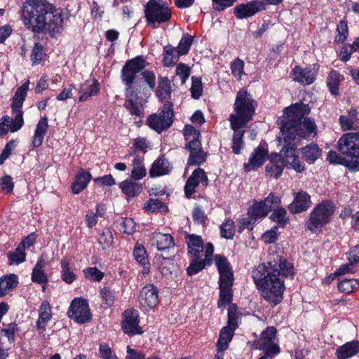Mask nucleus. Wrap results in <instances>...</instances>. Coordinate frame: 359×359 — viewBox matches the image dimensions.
I'll list each match as a JSON object with an SVG mask.
<instances>
[{
	"mask_svg": "<svg viewBox=\"0 0 359 359\" xmlns=\"http://www.w3.org/2000/svg\"><path fill=\"white\" fill-rule=\"evenodd\" d=\"M310 111V107L302 102L295 103L287 107L283 116V125L280 127L283 139L285 142L295 140L297 137H304L316 134L315 123L304 116ZM285 167L293 169L297 172L304 170V165L299 161L294 145L284 146L279 154Z\"/></svg>",
	"mask_w": 359,
	"mask_h": 359,
	"instance_id": "obj_1",
	"label": "nucleus"
},
{
	"mask_svg": "<svg viewBox=\"0 0 359 359\" xmlns=\"http://www.w3.org/2000/svg\"><path fill=\"white\" fill-rule=\"evenodd\" d=\"M293 265L286 261L267 262L252 271L253 280L262 297L270 304L276 306L283 299L285 290L283 277L294 276Z\"/></svg>",
	"mask_w": 359,
	"mask_h": 359,
	"instance_id": "obj_2",
	"label": "nucleus"
},
{
	"mask_svg": "<svg viewBox=\"0 0 359 359\" xmlns=\"http://www.w3.org/2000/svg\"><path fill=\"white\" fill-rule=\"evenodd\" d=\"M66 11L56 8L47 0H26L22 19L24 25L33 32H60L67 18Z\"/></svg>",
	"mask_w": 359,
	"mask_h": 359,
	"instance_id": "obj_3",
	"label": "nucleus"
},
{
	"mask_svg": "<svg viewBox=\"0 0 359 359\" xmlns=\"http://www.w3.org/2000/svg\"><path fill=\"white\" fill-rule=\"evenodd\" d=\"M146 66L142 56H137L126 62L121 70L122 81L126 86L125 107L131 114L140 116L143 111L142 100L138 97L139 87L135 82L137 74Z\"/></svg>",
	"mask_w": 359,
	"mask_h": 359,
	"instance_id": "obj_4",
	"label": "nucleus"
},
{
	"mask_svg": "<svg viewBox=\"0 0 359 359\" xmlns=\"http://www.w3.org/2000/svg\"><path fill=\"white\" fill-rule=\"evenodd\" d=\"M257 102L245 90L238 92L233 104L234 113L229 116L231 129H241L253 117Z\"/></svg>",
	"mask_w": 359,
	"mask_h": 359,
	"instance_id": "obj_5",
	"label": "nucleus"
},
{
	"mask_svg": "<svg viewBox=\"0 0 359 359\" xmlns=\"http://www.w3.org/2000/svg\"><path fill=\"white\" fill-rule=\"evenodd\" d=\"M334 211V207L331 202L326 201L318 204L310 213L306 223L307 229L313 233L320 231L323 226L330 221Z\"/></svg>",
	"mask_w": 359,
	"mask_h": 359,
	"instance_id": "obj_6",
	"label": "nucleus"
},
{
	"mask_svg": "<svg viewBox=\"0 0 359 359\" xmlns=\"http://www.w3.org/2000/svg\"><path fill=\"white\" fill-rule=\"evenodd\" d=\"M144 13L148 25L151 27H154L156 24L165 22L171 18V11L168 4L160 0L149 1Z\"/></svg>",
	"mask_w": 359,
	"mask_h": 359,
	"instance_id": "obj_7",
	"label": "nucleus"
},
{
	"mask_svg": "<svg viewBox=\"0 0 359 359\" xmlns=\"http://www.w3.org/2000/svg\"><path fill=\"white\" fill-rule=\"evenodd\" d=\"M237 327V306L235 304H231L228 309V325L220 331L219 337L217 343V348L220 350L227 349Z\"/></svg>",
	"mask_w": 359,
	"mask_h": 359,
	"instance_id": "obj_8",
	"label": "nucleus"
},
{
	"mask_svg": "<svg viewBox=\"0 0 359 359\" xmlns=\"http://www.w3.org/2000/svg\"><path fill=\"white\" fill-rule=\"evenodd\" d=\"M172 104L165 102L160 115L156 114L149 116L147 119L148 126L158 133L168 128L172 123Z\"/></svg>",
	"mask_w": 359,
	"mask_h": 359,
	"instance_id": "obj_9",
	"label": "nucleus"
},
{
	"mask_svg": "<svg viewBox=\"0 0 359 359\" xmlns=\"http://www.w3.org/2000/svg\"><path fill=\"white\" fill-rule=\"evenodd\" d=\"M276 330L273 327H268L261 334L260 338L256 342L258 349L265 351V355L268 359L280 352V348L276 343Z\"/></svg>",
	"mask_w": 359,
	"mask_h": 359,
	"instance_id": "obj_10",
	"label": "nucleus"
},
{
	"mask_svg": "<svg viewBox=\"0 0 359 359\" xmlns=\"http://www.w3.org/2000/svg\"><path fill=\"white\" fill-rule=\"evenodd\" d=\"M339 151L351 158H359V133H347L338 140Z\"/></svg>",
	"mask_w": 359,
	"mask_h": 359,
	"instance_id": "obj_11",
	"label": "nucleus"
},
{
	"mask_svg": "<svg viewBox=\"0 0 359 359\" xmlns=\"http://www.w3.org/2000/svg\"><path fill=\"white\" fill-rule=\"evenodd\" d=\"M68 313L69 317L78 323H86L91 319L88 303L83 298H75L72 302Z\"/></svg>",
	"mask_w": 359,
	"mask_h": 359,
	"instance_id": "obj_12",
	"label": "nucleus"
},
{
	"mask_svg": "<svg viewBox=\"0 0 359 359\" xmlns=\"http://www.w3.org/2000/svg\"><path fill=\"white\" fill-rule=\"evenodd\" d=\"M139 323V312L137 310L128 309L123 313L121 327L126 334L128 335L142 334L143 331Z\"/></svg>",
	"mask_w": 359,
	"mask_h": 359,
	"instance_id": "obj_13",
	"label": "nucleus"
},
{
	"mask_svg": "<svg viewBox=\"0 0 359 359\" xmlns=\"http://www.w3.org/2000/svg\"><path fill=\"white\" fill-rule=\"evenodd\" d=\"M158 300V289L151 284L143 287L139 296V304L140 306L147 311L154 308Z\"/></svg>",
	"mask_w": 359,
	"mask_h": 359,
	"instance_id": "obj_14",
	"label": "nucleus"
},
{
	"mask_svg": "<svg viewBox=\"0 0 359 359\" xmlns=\"http://www.w3.org/2000/svg\"><path fill=\"white\" fill-rule=\"evenodd\" d=\"M316 74L317 70L311 67L303 68L295 66L292 71V80L303 85L313 83L316 80Z\"/></svg>",
	"mask_w": 359,
	"mask_h": 359,
	"instance_id": "obj_15",
	"label": "nucleus"
},
{
	"mask_svg": "<svg viewBox=\"0 0 359 359\" xmlns=\"http://www.w3.org/2000/svg\"><path fill=\"white\" fill-rule=\"evenodd\" d=\"M200 183L207 185L208 177L203 170L198 168L192 172L187 181L184 187L186 196L188 198L191 197Z\"/></svg>",
	"mask_w": 359,
	"mask_h": 359,
	"instance_id": "obj_16",
	"label": "nucleus"
},
{
	"mask_svg": "<svg viewBox=\"0 0 359 359\" xmlns=\"http://www.w3.org/2000/svg\"><path fill=\"white\" fill-rule=\"evenodd\" d=\"M268 156V150L261 146L255 148L250 156L248 163L244 165L246 172L261 167Z\"/></svg>",
	"mask_w": 359,
	"mask_h": 359,
	"instance_id": "obj_17",
	"label": "nucleus"
},
{
	"mask_svg": "<svg viewBox=\"0 0 359 359\" xmlns=\"http://www.w3.org/2000/svg\"><path fill=\"white\" fill-rule=\"evenodd\" d=\"M48 264L47 256L42 254L34 266L32 272V280L38 284L45 285L48 283V276L44 271V268Z\"/></svg>",
	"mask_w": 359,
	"mask_h": 359,
	"instance_id": "obj_18",
	"label": "nucleus"
},
{
	"mask_svg": "<svg viewBox=\"0 0 359 359\" xmlns=\"http://www.w3.org/2000/svg\"><path fill=\"white\" fill-rule=\"evenodd\" d=\"M100 92V83L96 79L86 80L81 84L79 93L80 94L79 102H86L90 97L97 95Z\"/></svg>",
	"mask_w": 359,
	"mask_h": 359,
	"instance_id": "obj_19",
	"label": "nucleus"
},
{
	"mask_svg": "<svg viewBox=\"0 0 359 359\" xmlns=\"http://www.w3.org/2000/svg\"><path fill=\"white\" fill-rule=\"evenodd\" d=\"M310 196L301 191L294 196L293 202L289 205V210L292 213H298L306 210L311 205Z\"/></svg>",
	"mask_w": 359,
	"mask_h": 359,
	"instance_id": "obj_20",
	"label": "nucleus"
},
{
	"mask_svg": "<svg viewBox=\"0 0 359 359\" xmlns=\"http://www.w3.org/2000/svg\"><path fill=\"white\" fill-rule=\"evenodd\" d=\"M262 8V4L259 1L249 2L236 6L234 13L238 19H243L254 15Z\"/></svg>",
	"mask_w": 359,
	"mask_h": 359,
	"instance_id": "obj_21",
	"label": "nucleus"
},
{
	"mask_svg": "<svg viewBox=\"0 0 359 359\" xmlns=\"http://www.w3.org/2000/svg\"><path fill=\"white\" fill-rule=\"evenodd\" d=\"M269 162L266 165V172L269 176L278 178L285 168L283 161H281V156L278 154H273L269 156Z\"/></svg>",
	"mask_w": 359,
	"mask_h": 359,
	"instance_id": "obj_22",
	"label": "nucleus"
},
{
	"mask_svg": "<svg viewBox=\"0 0 359 359\" xmlns=\"http://www.w3.org/2000/svg\"><path fill=\"white\" fill-rule=\"evenodd\" d=\"M151 244L160 251L172 248L175 245L171 235L160 232H156L151 235Z\"/></svg>",
	"mask_w": 359,
	"mask_h": 359,
	"instance_id": "obj_23",
	"label": "nucleus"
},
{
	"mask_svg": "<svg viewBox=\"0 0 359 359\" xmlns=\"http://www.w3.org/2000/svg\"><path fill=\"white\" fill-rule=\"evenodd\" d=\"M186 243L188 247L189 254L191 257L201 256L204 250L203 240L201 236L196 234H187Z\"/></svg>",
	"mask_w": 359,
	"mask_h": 359,
	"instance_id": "obj_24",
	"label": "nucleus"
},
{
	"mask_svg": "<svg viewBox=\"0 0 359 359\" xmlns=\"http://www.w3.org/2000/svg\"><path fill=\"white\" fill-rule=\"evenodd\" d=\"M48 128V118L46 116L41 118L36 126L34 135L32 138V144L34 147H40Z\"/></svg>",
	"mask_w": 359,
	"mask_h": 359,
	"instance_id": "obj_25",
	"label": "nucleus"
},
{
	"mask_svg": "<svg viewBox=\"0 0 359 359\" xmlns=\"http://www.w3.org/2000/svg\"><path fill=\"white\" fill-rule=\"evenodd\" d=\"M215 264L219 273V281L233 280L231 267L225 257L216 255Z\"/></svg>",
	"mask_w": 359,
	"mask_h": 359,
	"instance_id": "obj_26",
	"label": "nucleus"
},
{
	"mask_svg": "<svg viewBox=\"0 0 359 359\" xmlns=\"http://www.w3.org/2000/svg\"><path fill=\"white\" fill-rule=\"evenodd\" d=\"M359 352V342L351 341L339 346L336 351L337 359H348Z\"/></svg>",
	"mask_w": 359,
	"mask_h": 359,
	"instance_id": "obj_27",
	"label": "nucleus"
},
{
	"mask_svg": "<svg viewBox=\"0 0 359 359\" xmlns=\"http://www.w3.org/2000/svg\"><path fill=\"white\" fill-rule=\"evenodd\" d=\"M171 170L170 162L166 158L161 157L153 163L149 174L151 177H156L168 174Z\"/></svg>",
	"mask_w": 359,
	"mask_h": 359,
	"instance_id": "obj_28",
	"label": "nucleus"
},
{
	"mask_svg": "<svg viewBox=\"0 0 359 359\" xmlns=\"http://www.w3.org/2000/svg\"><path fill=\"white\" fill-rule=\"evenodd\" d=\"M91 180V175L89 172L81 170L76 175L74 182L72 184V190L74 194H78L86 188Z\"/></svg>",
	"mask_w": 359,
	"mask_h": 359,
	"instance_id": "obj_29",
	"label": "nucleus"
},
{
	"mask_svg": "<svg viewBox=\"0 0 359 359\" xmlns=\"http://www.w3.org/2000/svg\"><path fill=\"white\" fill-rule=\"evenodd\" d=\"M233 280H223L219 281V299L218 301V306L220 307L222 305L228 304L231 300V286Z\"/></svg>",
	"mask_w": 359,
	"mask_h": 359,
	"instance_id": "obj_30",
	"label": "nucleus"
},
{
	"mask_svg": "<svg viewBox=\"0 0 359 359\" xmlns=\"http://www.w3.org/2000/svg\"><path fill=\"white\" fill-rule=\"evenodd\" d=\"M180 55L176 48L170 45L165 46L163 48V62L165 67H171L178 61Z\"/></svg>",
	"mask_w": 359,
	"mask_h": 359,
	"instance_id": "obj_31",
	"label": "nucleus"
},
{
	"mask_svg": "<svg viewBox=\"0 0 359 359\" xmlns=\"http://www.w3.org/2000/svg\"><path fill=\"white\" fill-rule=\"evenodd\" d=\"M51 318V307L47 302H43L39 309V317L36 322L37 327L44 328Z\"/></svg>",
	"mask_w": 359,
	"mask_h": 359,
	"instance_id": "obj_32",
	"label": "nucleus"
},
{
	"mask_svg": "<svg viewBox=\"0 0 359 359\" xmlns=\"http://www.w3.org/2000/svg\"><path fill=\"white\" fill-rule=\"evenodd\" d=\"M29 81L22 84L20 87H19L13 97V104H12V110L15 111V109H21L25 98L27 95L29 87Z\"/></svg>",
	"mask_w": 359,
	"mask_h": 359,
	"instance_id": "obj_33",
	"label": "nucleus"
},
{
	"mask_svg": "<svg viewBox=\"0 0 359 359\" xmlns=\"http://www.w3.org/2000/svg\"><path fill=\"white\" fill-rule=\"evenodd\" d=\"M321 150L317 144H311L302 149L303 158L309 163H313L320 156Z\"/></svg>",
	"mask_w": 359,
	"mask_h": 359,
	"instance_id": "obj_34",
	"label": "nucleus"
},
{
	"mask_svg": "<svg viewBox=\"0 0 359 359\" xmlns=\"http://www.w3.org/2000/svg\"><path fill=\"white\" fill-rule=\"evenodd\" d=\"M119 187L128 197H134L142 191V187L138 183L130 180L122 182Z\"/></svg>",
	"mask_w": 359,
	"mask_h": 359,
	"instance_id": "obj_35",
	"label": "nucleus"
},
{
	"mask_svg": "<svg viewBox=\"0 0 359 359\" xmlns=\"http://www.w3.org/2000/svg\"><path fill=\"white\" fill-rule=\"evenodd\" d=\"M248 215L251 219H254V223L257 220L265 217L268 215V209L260 201L256 203L248 209Z\"/></svg>",
	"mask_w": 359,
	"mask_h": 359,
	"instance_id": "obj_36",
	"label": "nucleus"
},
{
	"mask_svg": "<svg viewBox=\"0 0 359 359\" xmlns=\"http://www.w3.org/2000/svg\"><path fill=\"white\" fill-rule=\"evenodd\" d=\"M18 283V277L14 274L0 278V297L13 289Z\"/></svg>",
	"mask_w": 359,
	"mask_h": 359,
	"instance_id": "obj_37",
	"label": "nucleus"
},
{
	"mask_svg": "<svg viewBox=\"0 0 359 359\" xmlns=\"http://www.w3.org/2000/svg\"><path fill=\"white\" fill-rule=\"evenodd\" d=\"M133 170L131 171V177L140 180L142 179L147 174L146 168L142 162V158L139 156H136L133 161Z\"/></svg>",
	"mask_w": 359,
	"mask_h": 359,
	"instance_id": "obj_38",
	"label": "nucleus"
},
{
	"mask_svg": "<svg viewBox=\"0 0 359 359\" xmlns=\"http://www.w3.org/2000/svg\"><path fill=\"white\" fill-rule=\"evenodd\" d=\"M60 265L62 280L67 284H72L76 279V274L70 268L69 261L67 259H62Z\"/></svg>",
	"mask_w": 359,
	"mask_h": 359,
	"instance_id": "obj_39",
	"label": "nucleus"
},
{
	"mask_svg": "<svg viewBox=\"0 0 359 359\" xmlns=\"http://www.w3.org/2000/svg\"><path fill=\"white\" fill-rule=\"evenodd\" d=\"M341 80V76L338 72L332 70L330 72L327 80V85L332 94L337 95L339 93V85Z\"/></svg>",
	"mask_w": 359,
	"mask_h": 359,
	"instance_id": "obj_40",
	"label": "nucleus"
},
{
	"mask_svg": "<svg viewBox=\"0 0 359 359\" xmlns=\"http://www.w3.org/2000/svg\"><path fill=\"white\" fill-rule=\"evenodd\" d=\"M270 218L273 222L277 223L278 227L285 226L288 221L285 209L280 207L273 210Z\"/></svg>",
	"mask_w": 359,
	"mask_h": 359,
	"instance_id": "obj_41",
	"label": "nucleus"
},
{
	"mask_svg": "<svg viewBox=\"0 0 359 359\" xmlns=\"http://www.w3.org/2000/svg\"><path fill=\"white\" fill-rule=\"evenodd\" d=\"M171 92L170 81L166 77H160L156 95L160 100L165 99Z\"/></svg>",
	"mask_w": 359,
	"mask_h": 359,
	"instance_id": "obj_42",
	"label": "nucleus"
},
{
	"mask_svg": "<svg viewBox=\"0 0 359 359\" xmlns=\"http://www.w3.org/2000/svg\"><path fill=\"white\" fill-rule=\"evenodd\" d=\"M358 287L359 282L355 278H341L338 283L339 290L346 293H351Z\"/></svg>",
	"mask_w": 359,
	"mask_h": 359,
	"instance_id": "obj_43",
	"label": "nucleus"
},
{
	"mask_svg": "<svg viewBox=\"0 0 359 359\" xmlns=\"http://www.w3.org/2000/svg\"><path fill=\"white\" fill-rule=\"evenodd\" d=\"M192 258L193 259H191V263L187 269V273L189 276L197 273L201 270L204 269L206 264H208L205 261L201 259V256L192 257Z\"/></svg>",
	"mask_w": 359,
	"mask_h": 359,
	"instance_id": "obj_44",
	"label": "nucleus"
},
{
	"mask_svg": "<svg viewBox=\"0 0 359 359\" xmlns=\"http://www.w3.org/2000/svg\"><path fill=\"white\" fill-rule=\"evenodd\" d=\"M234 133L233 135V145L232 149L233 151L239 154L241 153V149L244 147L243 142V131L240 130L239 129H233Z\"/></svg>",
	"mask_w": 359,
	"mask_h": 359,
	"instance_id": "obj_45",
	"label": "nucleus"
},
{
	"mask_svg": "<svg viewBox=\"0 0 359 359\" xmlns=\"http://www.w3.org/2000/svg\"><path fill=\"white\" fill-rule=\"evenodd\" d=\"M221 236L226 239H231L235 233V225L232 220H225L220 226Z\"/></svg>",
	"mask_w": 359,
	"mask_h": 359,
	"instance_id": "obj_46",
	"label": "nucleus"
},
{
	"mask_svg": "<svg viewBox=\"0 0 359 359\" xmlns=\"http://www.w3.org/2000/svg\"><path fill=\"white\" fill-rule=\"evenodd\" d=\"M10 264H19L25 260L26 254L20 247H18L15 251L8 255Z\"/></svg>",
	"mask_w": 359,
	"mask_h": 359,
	"instance_id": "obj_47",
	"label": "nucleus"
},
{
	"mask_svg": "<svg viewBox=\"0 0 359 359\" xmlns=\"http://www.w3.org/2000/svg\"><path fill=\"white\" fill-rule=\"evenodd\" d=\"M192 42L193 37L190 35L185 34L182 36L178 46L175 48L180 55H184L188 53Z\"/></svg>",
	"mask_w": 359,
	"mask_h": 359,
	"instance_id": "obj_48",
	"label": "nucleus"
},
{
	"mask_svg": "<svg viewBox=\"0 0 359 359\" xmlns=\"http://www.w3.org/2000/svg\"><path fill=\"white\" fill-rule=\"evenodd\" d=\"M244 66V62L239 58H236L231 64V74L238 80H241L242 76L245 74Z\"/></svg>",
	"mask_w": 359,
	"mask_h": 359,
	"instance_id": "obj_49",
	"label": "nucleus"
},
{
	"mask_svg": "<svg viewBox=\"0 0 359 359\" xmlns=\"http://www.w3.org/2000/svg\"><path fill=\"white\" fill-rule=\"evenodd\" d=\"M15 115V118L12 119V123L10 127V131L11 133H15L18 131L24 125V119L22 116V111L20 109L13 111Z\"/></svg>",
	"mask_w": 359,
	"mask_h": 359,
	"instance_id": "obj_50",
	"label": "nucleus"
},
{
	"mask_svg": "<svg viewBox=\"0 0 359 359\" xmlns=\"http://www.w3.org/2000/svg\"><path fill=\"white\" fill-rule=\"evenodd\" d=\"M280 201V198L278 196H276L273 193H271L264 200L260 202L266 206L269 212L273 208L274 210L275 208H279Z\"/></svg>",
	"mask_w": 359,
	"mask_h": 359,
	"instance_id": "obj_51",
	"label": "nucleus"
},
{
	"mask_svg": "<svg viewBox=\"0 0 359 359\" xmlns=\"http://www.w3.org/2000/svg\"><path fill=\"white\" fill-rule=\"evenodd\" d=\"M99 355L102 359H118L116 353L105 342H102L99 346Z\"/></svg>",
	"mask_w": 359,
	"mask_h": 359,
	"instance_id": "obj_52",
	"label": "nucleus"
},
{
	"mask_svg": "<svg viewBox=\"0 0 359 359\" xmlns=\"http://www.w3.org/2000/svg\"><path fill=\"white\" fill-rule=\"evenodd\" d=\"M348 36V26L347 23L344 21H341L337 27V35L334 41L337 43H343Z\"/></svg>",
	"mask_w": 359,
	"mask_h": 359,
	"instance_id": "obj_53",
	"label": "nucleus"
},
{
	"mask_svg": "<svg viewBox=\"0 0 359 359\" xmlns=\"http://www.w3.org/2000/svg\"><path fill=\"white\" fill-rule=\"evenodd\" d=\"M120 231L126 234H133L135 231V223L131 218H125L119 224Z\"/></svg>",
	"mask_w": 359,
	"mask_h": 359,
	"instance_id": "obj_54",
	"label": "nucleus"
},
{
	"mask_svg": "<svg viewBox=\"0 0 359 359\" xmlns=\"http://www.w3.org/2000/svg\"><path fill=\"white\" fill-rule=\"evenodd\" d=\"M133 256L135 260L142 266H145L148 263L147 252L142 245H136L133 250Z\"/></svg>",
	"mask_w": 359,
	"mask_h": 359,
	"instance_id": "obj_55",
	"label": "nucleus"
},
{
	"mask_svg": "<svg viewBox=\"0 0 359 359\" xmlns=\"http://www.w3.org/2000/svg\"><path fill=\"white\" fill-rule=\"evenodd\" d=\"M113 241V236L109 229H104L99 236L98 242L103 249L109 247Z\"/></svg>",
	"mask_w": 359,
	"mask_h": 359,
	"instance_id": "obj_56",
	"label": "nucleus"
},
{
	"mask_svg": "<svg viewBox=\"0 0 359 359\" xmlns=\"http://www.w3.org/2000/svg\"><path fill=\"white\" fill-rule=\"evenodd\" d=\"M85 277L89 280L94 281H100L104 274L96 267H90L83 270Z\"/></svg>",
	"mask_w": 359,
	"mask_h": 359,
	"instance_id": "obj_57",
	"label": "nucleus"
},
{
	"mask_svg": "<svg viewBox=\"0 0 359 359\" xmlns=\"http://www.w3.org/2000/svg\"><path fill=\"white\" fill-rule=\"evenodd\" d=\"M203 92L201 79L198 77H192V85L191 87V96L194 99H198Z\"/></svg>",
	"mask_w": 359,
	"mask_h": 359,
	"instance_id": "obj_58",
	"label": "nucleus"
},
{
	"mask_svg": "<svg viewBox=\"0 0 359 359\" xmlns=\"http://www.w3.org/2000/svg\"><path fill=\"white\" fill-rule=\"evenodd\" d=\"M164 208L163 203L158 199H150L144 205V208L148 212L161 211Z\"/></svg>",
	"mask_w": 359,
	"mask_h": 359,
	"instance_id": "obj_59",
	"label": "nucleus"
},
{
	"mask_svg": "<svg viewBox=\"0 0 359 359\" xmlns=\"http://www.w3.org/2000/svg\"><path fill=\"white\" fill-rule=\"evenodd\" d=\"M205 161V154L203 151H194L190 153L188 163L189 165H200Z\"/></svg>",
	"mask_w": 359,
	"mask_h": 359,
	"instance_id": "obj_60",
	"label": "nucleus"
},
{
	"mask_svg": "<svg viewBox=\"0 0 359 359\" xmlns=\"http://www.w3.org/2000/svg\"><path fill=\"white\" fill-rule=\"evenodd\" d=\"M100 296L102 301H104L107 306H111L116 299L115 292L107 287H104L100 290Z\"/></svg>",
	"mask_w": 359,
	"mask_h": 359,
	"instance_id": "obj_61",
	"label": "nucleus"
},
{
	"mask_svg": "<svg viewBox=\"0 0 359 359\" xmlns=\"http://www.w3.org/2000/svg\"><path fill=\"white\" fill-rule=\"evenodd\" d=\"M176 74L180 77L182 83H184L190 75V69L184 64L180 63L176 67Z\"/></svg>",
	"mask_w": 359,
	"mask_h": 359,
	"instance_id": "obj_62",
	"label": "nucleus"
},
{
	"mask_svg": "<svg viewBox=\"0 0 359 359\" xmlns=\"http://www.w3.org/2000/svg\"><path fill=\"white\" fill-rule=\"evenodd\" d=\"M212 7L217 11H222L231 7L237 0H212Z\"/></svg>",
	"mask_w": 359,
	"mask_h": 359,
	"instance_id": "obj_63",
	"label": "nucleus"
},
{
	"mask_svg": "<svg viewBox=\"0 0 359 359\" xmlns=\"http://www.w3.org/2000/svg\"><path fill=\"white\" fill-rule=\"evenodd\" d=\"M43 46L39 43H36L32 50L31 60L33 64L38 63L43 59Z\"/></svg>",
	"mask_w": 359,
	"mask_h": 359,
	"instance_id": "obj_64",
	"label": "nucleus"
}]
</instances>
